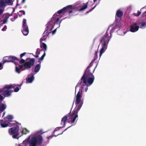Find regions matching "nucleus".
I'll return each instance as SVG.
<instances>
[{
    "mask_svg": "<svg viewBox=\"0 0 146 146\" xmlns=\"http://www.w3.org/2000/svg\"><path fill=\"white\" fill-rule=\"evenodd\" d=\"M94 70L95 69H94L92 72L85 71L84 75L76 86V88L80 85L81 86V88L83 89L84 86L87 85V86H89L93 83L95 79L94 77L93 74Z\"/></svg>",
    "mask_w": 146,
    "mask_h": 146,
    "instance_id": "1",
    "label": "nucleus"
},
{
    "mask_svg": "<svg viewBox=\"0 0 146 146\" xmlns=\"http://www.w3.org/2000/svg\"><path fill=\"white\" fill-rule=\"evenodd\" d=\"M42 130H40L38 133H41L40 135H36L35 136L32 137L31 140L27 139L24 140L22 143V146H27L29 144V146H38L40 145L42 142L43 138L41 134L43 133H42Z\"/></svg>",
    "mask_w": 146,
    "mask_h": 146,
    "instance_id": "2",
    "label": "nucleus"
},
{
    "mask_svg": "<svg viewBox=\"0 0 146 146\" xmlns=\"http://www.w3.org/2000/svg\"><path fill=\"white\" fill-rule=\"evenodd\" d=\"M71 112L63 117L61 119V125H63V126L60 128L64 127L65 126V123L67 120L68 122L71 124L72 125L76 124L77 122V119L78 117V114L74 111H72L71 114Z\"/></svg>",
    "mask_w": 146,
    "mask_h": 146,
    "instance_id": "3",
    "label": "nucleus"
},
{
    "mask_svg": "<svg viewBox=\"0 0 146 146\" xmlns=\"http://www.w3.org/2000/svg\"><path fill=\"white\" fill-rule=\"evenodd\" d=\"M19 86V85H16L15 84L5 85L4 87V89L5 90L6 89V90L3 91L2 95L5 97H8L10 96L12 92H13V91L9 90L13 88L16 86Z\"/></svg>",
    "mask_w": 146,
    "mask_h": 146,
    "instance_id": "4",
    "label": "nucleus"
},
{
    "mask_svg": "<svg viewBox=\"0 0 146 146\" xmlns=\"http://www.w3.org/2000/svg\"><path fill=\"white\" fill-rule=\"evenodd\" d=\"M28 60H29V61L26 62L23 64L19 65V69L20 70L22 69L23 67L25 69H29L34 65L35 61V60L34 58H28L26 59V60L27 61Z\"/></svg>",
    "mask_w": 146,
    "mask_h": 146,
    "instance_id": "5",
    "label": "nucleus"
},
{
    "mask_svg": "<svg viewBox=\"0 0 146 146\" xmlns=\"http://www.w3.org/2000/svg\"><path fill=\"white\" fill-rule=\"evenodd\" d=\"M72 5H68L62 9L58 10L55 13V14H60L62 13L64 14L67 12L69 13H71L72 12Z\"/></svg>",
    "mask_w": 146,
    "mask_h": 146,
    "instance_id": "6",
    "label": "nucleus"
},
{
    "mask_svg": "<svg viewBox=\"0 0 146 146\" xmlns=\"http://www.w3.org/2000/svg\"><path fill=\"white\" fill-rule=\"evenodd\" d=\"M111 37V36H108L107 31L106 33L103 36L100 40V43L102 45L107 46Z\"/></svg>",
    "mask_w": 146,
    "mask_h": 146,
    "instance_id": "7",
    "label": "nucleus"
},
{
    "mask_svg": "<svg viewBox=\"0 0 146 146\" xmlns=\"http://www.w3.org/2000/svg\"><path fill=\"white\" fill-rule=\"evenodd\" d=\"M27 20L25 19H23V22L22 32L23 34L25 36H27L29 33V30L28 27L26 23Z\"/></svg>",
    "mask_w": 146,
    "mask_h": 146,
    "instance_id": "8",
    "label": "nucleus"
},
{
    "mask_svg": "<svg viewBox=\"0 0 146 146\" xmlns=\"http://www.w3.org/2000/svg\"><path fill=\"white\" fill-rule=\"evenodd\" d=\"M21 125L20 123H18L17 125H16L15 127L10 128L8 130L9 134L11 135H13L18 133L19 126Z\"/></svg>",
    "mask_w": 146,
    "mask_h": 146,
    "instance_id": "9",
    "label": "nucleus"
},
{
    "mask_svg": "<svg viewBox=\"0 0 146 146\" xmlns=\"http://www.w3.org/2000/svg\"><path fill=\"white\" fill-rule=\"evenodd\" d=\"M82 88H81L79 89V91L78 92L76 96V98L75 101V103L77 105H78L80 103L81 99L82 97Z\"/></svg>",
    "mask_w": 146,
    "mask_h": 146,
    "instance_id": "10",
    "label": "nucleus"
},
{
    "mask_svg": "<svg viewBox=\"0 0 146 146\" xmlns=\"http://www.w3.org/2000/svg\"><path fill=\"white\" fill-rule=\"evenodd\" d=\"M130 31L132 32H135L137 31L139 28L137 23H134L130 26Z\"/></svg>",
    "mask_w": 146,
    "mask_h": 146,
    "instance_id": "11",
    "label": "nucleus"
},
{
    "mask_svg": "<svg viewBox=\"0 0 146 146\" xmlns=\"http://www.w3.org/2000/svg\"><path fill=\"white\" fill-rule=\"evenodd\" d=\"M52 18L51 20L49 21L48 23L47 24V26L46 27V29H48L51 31L53 29L54 26L53 22L54 17H52Z\"/></svg>",
    "mask_w": 146,
    "mask_h": 146,
    "instance_id": "12",
    "label": "nucleus"
},
{
    "mask_svg": "<svg viewBox=\"0 0 146 146\" xmlns=\"http://www.w3.org/2000/svg\"><path fill=\"white\" fill-rule=\"evenodd\" d=\"M28 76L29 77L26 79L27 82L29 83H31L34 79L33 73H31L28 75Z\"/></svg>",
    "mask_w": 146,
    "mask_h": 146,
    "instance_id": "13",
    "label": "nucleus"
},
{
    "mask_svg": "<svg viewBox=\"0 0 146 146\" xmlns=\"http://www.w3.org/2000/svg\"><path fill=\"white\" fill-rule=\"evenodd\" d=\"M123 15V13L122 11L120 10H118L116 12V15H115V20L117 19V18H120Z\"/></svg>",
    "mask_w": 146,
    "mask_h": 146,
    "instance_id": "14",
    "label": "nucleus"
},
{
    "mask_svg": "<svg viewBox=\"0 0 146 146\" xmlns=\"http://www.w3.org/2000/svg\"><path fill=\"white\" fill-rule=\"evenodd\" d=\"M5 121L1 119L0 120V125L1 127L5 128L9 126V124L5 123Z\"/></svg>",
    "mask_w": 146,
    "mask_h": 146,
    "instance_id": "15",
    "label": "nucleus"
},
{
    "mask_svg": "<svg viewBox=\"0 0 146 146\" xmlns=\"http://www.w3.org/2000/svg\"><path fill=\"white\" fill-rule=\"evenodd\" d=\"M6 106L3 104L1 103V101L0 102V112L1 113L2 111H4L6 108Z\"/></svg>",
    "mask_w": 146,
    "mask_h": 146,
    "instance_id": "16",
    "label": "nucleus"
},
{
    "mask_svg": "<svg viewBox=\"0 0 146 146\" xmlns=\"http://www.w3.org/2000/svg\"><path fill=\"white\" fill-rule=\"evenodd\" d=\"M102 48L100 50V57L102 56V54L104 53L105 50L107 48V46H105L104 45H102Z\"/></svg>",
    "mask_w": 146,
    "mask_h": 146,
    "instance_id": "17",
    "label": "nucleus"
},
{
    "mask_svg": "<svg viewBox=\"0 0 146 146\" xmlns=\"http://www.w3.org/2000/svg\"><path fill=\"white\" fill-rule=\"evenodd\" d=\"M83 104V102H81L80 104L78 105V107L77 108H76L74 109L73 110V111H74L76 113L78 114V112L82 106Z\"/></svg>",
    "mask_w": 146,
    "mask_h": 146,
    "instance_id": "18",
    "label": "nucleus"
},
{
    "mask_svg": "<svg viewBox=\"0 0 146 146\" xmlns=\"http://www.w3.org/2000/svg\"><path fill=\"white\" fill-rule=\"evenodd\" d=\"M6 58L10 59L11 61L12 60L17 61L19 60V59L14 56H9L7 57Z\"/></svg>",
    "mask_w": 146,
    "mask_h": 146,
    "instance_id": "19",
    "label": "nucleus"
},
{
    "mask_svg": "<svg viewBox=\"0 0 146 146\" xmlns=\"http://www.w3.org/2000/svg\"><path fill=\"white\" fill-rule=\"evenodd\" d=\"M40 63H39V64H37L36 65L34 69L35 72H37L39 71L40 68Z\"/></svg>",
    "mask_w": 146,
    "mask_h": 146,
    "instance_id": "20",
    "label": "nucleus"
},
{
    "mask_svg": "<svg viewBox=\"0 0 146 146\" xmlns=\"http://www.w3.org/2000/svg\"><path fill=\"white\" fill-rule=\"evenodd\" d=\"M5 0H0V7H5L6 6Z\"/></svg>",
    "mask_w": 146,
    "mask_h": 146,
    "instance_id": "21",
    "label": "nucleus"
},
{
    "mask_svg": "<svg viewBox=\"0 0 146 146\" xmlns=\"http://www.w3.org/2000/svg\"><path fill=\"white\" fill-rule=\"evenodd\" d=\"M88 2H87L86 3H84V6L82 7V8H81L79 9V11H84V10L86 9L88 7Z\"/></svg>",
    "mask_w": 146,
    "mask_h": 146,
    "instance_id": "22",
    "label": "nucleus"
},
{
    "mask_svg": "<svg viewBox=\"0 0 146 146\" xmlns=\"http://www.w3.org/2000/svg\"><path fill=\"white\" fill-rule=\"evenodd\" d=\"M46 55V53L44 52L43 55L40 57L38 59V62L40 63V64H41V60H42L44 58V57Z\"/></svg>",
    "mask_w": 146,
    "mask_h": 146,
    "instance_id": "23",
    "label": "nucleus"
},
{
    "mask_svg": "<svg viewBox=\"0 0 146 146\" xmlns=\"http://www.w3.org/2000/svg\"><path fill=\"white\" fill-rule=\"evenodd\" d=\"M51 30L48 29H46V30L45 31L43 34L47 36L49 34L51 33Z\"/></svg>",
    "mask_w": 146,
    "mask_h": 146,
    "instance_id": "24",
    "label": "nucleus"
},
{
    "mask_svg": "<svg viewBox=\"0 0 146 146\" xmlns=\"http://www.w3.org/2000/svg\"><path fill=\"white\" fill-rule=\"evenodd\" d=\"M40 46L41 48H42V47H43V48L44 49V52L46 50L47 46L44 43L42 42V44H41Z\"/></svg>",
    "mask_w": 146,
    "mask_h": 146,
    "instance_id": "25",
    "label": "nucleus"
},
{
    "mask_svg": "<svg viewBox=\"0 0 146 146\" xmlns=\"http://www.w3.org/2000/svg\"><path fill=\"white\" fill-rule=\"evenodd\" d=\"M94 62H92H92H91L90 63V64L89 65V66L87 67V68L86 69V70L85 71H88V72H89V71H90V69H89V68H90L93 65V64H92V63Z\"/></svg>",
    "mask_w": 146,
    "mask_h": 146,
    "instance_id": "26",
    "label": "nucleus"
},
{
    "mask_svg": "<svg viewBox=\"0 0 146 146\" xmlns=\"http://www.w3.org/2000/svg\"><path fill=\"white\" fill-rule=\"evenodd\" d=\"M18 14L19 17H21L23 15H25V12L24 11H19V13H18Z\"/></svg>",
    "mask_w": 146,
    "mask_h": 146,
    "instance_id": "27",
    "label": "nucleus"
},
{
    "mask_svg": "<svg viewBox=\"0 0 146 146\" xmlns=\"http://www.w3.org/2000/svg\"><path fill=\"white\" fill-rule=\"evenodd\" d=\"M13 137L14 139H18L19 137V133H16L15 134L13 135Z\"/></svg>",
    "mask_w": 146,
    "mask_h": 146,
    "instance_id": "28",
    "label": "nucleus"
},
{
    "mask_svg": "<svg viewBox=\"0 0 146 146\" xmlns=\"http://www.w3.org/2000/svg\"><path fill=\"white\" fill-rule=\"evenodd\" d=\"M43 36L40 39V41L41 43V42L42 41L45 40L47 37V36H46V35H45L43 34Z\"/></svg>",
    "mask_w": 146,
    "mask_h": 146,
    "instance_id": "29",
    "label": "nucleus"
},
{
    "mask_svg": "<svg viewBox=\"0 0 146 146\" xmlns=\"http://www.w3.org/2000/svg\"><path fill=\"white\" fill-rule=\"evenodd\" d=\"M13 118V116L11 115H7L6 117L4 118V119L5 120V119H7L9 120H11Z\"/></svg>",
    "mask_w": 146,
    "mask_h": 146,
    "instance_id": "30",
    "label": "nucleus"
},
{
    "mask_svg": "<svg viewBox=\"0 0 146 146\" xmlns=\"http://www.w3.org/2000/svg\"><path fill=\"white\" fill-rule=\"evenodd\" d=\"M29 132V131L27 129H23L22 131V134H26L27 133Z\"/></svg>",
    "mask_w": 146,
    "mask_h": 146,
    "instance_id": "31",
    "label": "nucleus"
},
{
    "mask_svg": "<svg viewBox=\"0 0 146 146\" xmlns=\"http://www.w3.org/2000/svg\"><path fill=\"white\" fill-rule=\"evenodd\" d=\"M139 25H140V28H142L145 26V22H139Z\"/></svg>",
    "mask_w": 146,
    "mask_h": 146,
    "instance_id": "32",
    "label": "nucleus"
},
{
    "mask_svg": "<svg viewBox=\"0 0 146 146\" xmlns=\"http://www.w3.org/2000/svg\"><path fill=\"white\" fill-rule=\"evenodd\" d=\"M12 121H11L10 122H8V123L9 124V125H14L15 126H16V125H18V122H15V123H12Z\"/></svg>",
    "mask_w": 146,
    "mask_h": 146,
    "instance_id": "33",
    "label": "nucleus"
},
{
    "mask_svg": "<svg viewBox=\"0 0 146 146\" xmlns=\"http://www.w3.org/2000/svg\"><path fill=\"white\" fill-rule=\"evenodd\" d=\"M97 53V51H96L94 54V58L92 60L93 62H94L98 58Z\"/></svg>",
    "mask_w": 146,
    "mask_h": 146,
    "instance_id": "34",
    "label": "nucleus"
},
{
    "mask_svg": "<svg viewBox=\"0 0 146 146\" xmlns=\"http://www.w3.org/2000/svg\"><path fill=\"white\" fill-rule=\"evenodd\" d=\"M3 64H4L5 62H11V61L10 60V59H5V58H3Z\"/></svg>",
    "mask_w": 146,
    "mask_h": 146,
    "instance_id": "35",
    "label": "nucleus"
},
{
    "mask_svg": "<svg viewBox=\"0 0 146 146\" xmlns=\"http://www.w3.org/2000/svg\"><path fill=\"white\" fill-rule=\"evenodd\" d=\"M15 70L16 72L19 73H20L21 72V71H20V69H19V67L16 66L15 68Z\"/></svg>",
    "mask_w": 146,
    "mask_h": 146,
    "instance_id": "36",
    "label": "nucleus"
},
{
    "mask_svg": "<svg viewBox=\"0 0 146 146\" xmlns=\"http://www.w3.org/2000/svg\"><path fill=\"white\" fill-rule=\"evenodd\" d=\"M41 51V50L39 48H38L37 49L36 51V54L39 55V54H40V51Z\"/></svg>",
    "mask_w": 146,
    "mask_h": 146,
    "instance_id": "37",
    "label": "nucleus"
},
{
    "mask_svg": "<svg viewBox=\"0 0 146 146\" xmlns=\"http://www.w3.org/2000/svg\"><path fill=\"white\" fill-rule=\"evenodd\" d=\"M21 60L19 61V62L20 64H25L26 62H25V60L23 59H21Z\"/></svg>",
    "mask_w": 146,
    "mask_h": 146,
    "instance_id": "38",
    "label": "nucleus"
},
{
    "mask_svg": "<svg viewBox=\"0 0 146 146\" xmlns=\"http://www.w3.org/2000/svg\"><path fill=\"white\" fill-rule=\"evenodd\" d=\"M19 90V88L18 87H16L15 88L14 91L15 92H17Z\"/></svg>",
    "mask_w": 146,
    "mask_h": 146,
    "instance_id": "39",
    "label": "nucleus"
},
{
    "mask_svg": "<svg viewBox=\"0 0 146 146\" xmlns=\"http://www.w3.org/2000/svg\"><path fill=\"white\" fill-rule=\"evenodd\" d=\"M141 13V12L140 11H138L137 14L136 13H134V15L135 16H138L140 15Z\"/></svg>",
    "mask_w": 146,
    "mask_h": 146,
    "instance_id": "40",
    "label": "nucleus"
},
{
    "mask_svg": "<svg viewBox=\"0 0 146 146\" xmlns=\"http://www.w3.org/2000/svg\"><path fill=\"white\" fill-rule=\"evenodd\" d=\"M26 53V52H24L23 53L21 54L20 55V58L21 59L23 57V56H24L25 55Z\"/></svg>",
    "mask_w": 146,
    "mask_h": 146,
    "instance_id": "41",
    "label": "nucleus"
},
{
    "mask_svg": "<svg viewBox=\"0 0 146 146\" xmlns=\"http://www.w3.org/2000/svg\"><path fill=\"white\" fill-rule=\"evenodd\" d=\"M60 127H57L56 128L54 131V132H56V131L59 130L60 128H62V127L60 128Z\"/></svg>",
    "mask_w": 146,
    "mask_h": 146,
    "instance_id": "42",
    "label": "nucleus"
},
{
    "mask_svg": "<svg viewBox=\"0 0 146 146\" xmlns=\"http://www.w3.org/2000/svg\"><path fill=\"white\" fill-rule=\"evenodd\" d=\"M7 29V27L5 25L4 26L3 28L2 29V31H4L6 30Z\"/></svg>",
    "mask_w": 146,
    "mask_h": 146,
    "instance_id": "43",
    "label": "nucleus"
},
{
    "mask_svg": "<svg viewBox=\"0 0 146 146\" xmlns=\"http://www.w3.org/2000/svg\"><path fill=\"white\" fill-rule=\"evenodd\" d=\"M60 18L58 17H57L56 20V24H58Z\"/></svg>",
    "mask_w": 146,
    "mask_h": 146,
    "instance_id": "44",
    "label": "nucleus"
},
{
    "mask_svg": "<svg viewBox=\"0 0 146 146\" xmlns=\"http://www.w3.org/2000/svg\"><path fill=\"white\" fill-rule=\"evenodd\" d=\"M96 5L94 7L92 8L91 9H90L89 11L87 12L86 13H88L89 12L91 11L93 9H94L95 7H96Z\"/></svg>",
    "mask_w": 146,
    "mask_h": 146,
    "instance_id": "45",
    "label": "nucleus"
},
{
    "mask_svg": "<svg viewBox=\"0 0 146 146\" xmlns=\"http://www.w3.org/2000/svg\"><path fill=\"white\" fill-rule=\"evenodd\" d=\"M9 15L8 14H6L5 16V17H4V18L5 19H7L9 18Z\"/></svg>",
    "mask_w": 146,
    "mask_h": 146,
    "instance_id": "46",
    "label": "nucleus"
},
{
    "mask_svg": "<svg viewBox=\"0 0 146 146\" xmlns=\"http://www.w3.org/2000/svg\"><path fill=\"white\" fill-rule=\"evenodd\" d=\"M7 19H5V18L3 20V24H5L6 23L7 21Z\"/></svg>",
    "mask_w": 146,
    "mask_h": 146,
    "instance_id": "47",
    "label": "nucleus"
},
{
    "mask_svg": "<svg viewBox=\"0 0 146 146\" xmlns=\"http://www.w3.org/2000/svg\"><path fill=\"white\" fill-rule=\"evenodd\" d=\"M70 127H71V126L68 127L67 129H65V130L64 131H65L66 130H67L68 128H69ZM63 132H64V131H63V132H62L61 133L59 134H58L57 135H53V136H55V137H56V136H57V135H60V134H62L63 133Z\"/></svg>",
    "mask_w": 146,
    "mask_h": 146,
    "instance_id": "48",
    "label": "nucleus"
},
{
    "mask_svg": "<svg viewBox=\"0 0 146 146\" xmlns=\"http://www.w3.org/2000/svg\"><path fill=\"white\" fill-rule=\"evenodd\" d=\"M31 54H32L33 56L36 58H38L39 57V55L36 54V55H34L33 53H31Z\"/></svg>",
    "mask_w": 146,
    "mask_h": 146,
    "instance_id": "49",
    "label": "nucleus"
},
{
    "mask_svg": "<svg viewBox=\"0 0 146 146\" xmlns=\"http://www.w3.org/2000/svg\"><path fill=\"white\" fill-rule=\"evenodd\" d=\"M4 10V9H0V16L2 14V13H3V11Z\"/></svg>",
    "mask_w": 146,
    "mask_h": 146,
    "instance_id": "50",
    "label": "nucleus"
},
{
    "mask_svg": "<svg viewBox=\"0 0 146 146\" xmlns=\"http://www.w3.org/2000/svg\"><path fill=\"white\" fill-rule=\"evenodd\" d=\"M56 29H55L54 31H52V35H54L56 32Z\"/></svg>",
    "mask_w": 146,
    "mask_h": 146,
    "instance_id": "51",
    "label": "nucleus"
},
{
    "mask_svg": "<svg viewBox=\"0 0 146 146\" xmlns=\"http://www.w3.org/2000/svg\"><path fill=\"white\" fill-rule=\"evenodd\" d=\"M3 99V96L1 95H0V100H1V101Z\"/></svg>",
    "mask_w": 146,
    "mask_h": 146,
    "instance_id": "52",
    "label": "nucleus"
},
{
    "mask_svg": "<svg viewBox=\"0 0 146 146\" xmlns=\"http://www.w3.org/2000/svg\"><path fill=\"white\" fill-rule=\"evenodd\" d=\"M2 68V65L1 63H0V70Z\"/></svg>",
    "mask_w": 146,
    "mask_h": 146,
    "instance_id": "53",
    "label": "nucleus"
},
{
    "mask_svg": "<svg viewBox=\"0 0 146 146\" xmlns=\"http://www.w3.org/2000/svg\"><path fill=\"white\" fill-rule=\"evenodd\" d=\"M25 1H26V0H22V2H21V4H23L24 3Z\"/></svg>",
    "mask_w": 146,
    "mask_h": 146,
    "instance_id": "54",
    "label": "nucleus"
},
{
    "mask_svg": "<svg viewBox=\"0 0 146 146\" xmlns=\"http://www.w3.org/2000/svg\"><path fill=\"white\" fill-rule=\"evenodd\" d=\"M11 20L12 21H13L15 19V18H12L11 19Z\"/></svg>",
    "mask_w": 146,
    "mask_h": 146,
    "instance_id": "55",
    "label": "nucleus"
},
{
    "mask_svg": "<svg viewBox=\"0 0 146 146\" xmlns=\"http://www.w3.org/2000/svg\"><path fill=\"white\" fill-rule=\"evenodd\" d=\"M86 88H85V91L86 92H87L88 89V86H87V85H86Z\"/></svg>",
    "mask_w": 146,
    "mask_h": 146,
    "instance_id": "56",
    "label": "nucleus"
},
{
    "mask_svg": "<svg viewBox=\"0 0 146 146\" xmlns=\"http://www.w3.org/2000/svg\"><path fill=\"white\" fill-rule=\"evenodd\" d=\"M5 112H4L3 113V115H2V117H3L4 115H5Z\"/></svg>",
    "mask_w": 146,
    "mask_h": 146,
    "instance_id": "57",
    "label": "nucleus"
},
{
    "mask_svg": "<svg viewBox=\"0 0 146 146\" xmlns=\"http://www.w3.org/2000/svg\"><path fill=\"white\" fill-rule=\"evenodd\" d=\"M18 17V16L17 15H16L15 16L14 18H15V19H17Z\"/></svg>",
    "mask_w": 146,
    "mask_h": 146,
    "instance_id": "58",
    "label": "nucleus"
},
{
    "mask_svg": "<svg viewBox=\"0 0 146 146\" xmlns=\"http://www.w3.org/2000/svg\"><path fill=\"white\" fill-rule=\"evenodd\" d=\"M17 5H19V4H18L19 0H17Z\"/></svg>",
    "mask_w": 146,
    "mask_h": 146,
    "instance_id": "59",
    "label": "nucleus"
},
{
    "mask_svg": "<svg viewBox=\"0 0 146 146\" xmlns=\"http://www.w3.org/2000/svg\"><path fill=\"white\" fill-rule=\"evenodd\" d=\"M111 30L110 31V35H111Z\"/></svg>",
    "mask_w": 146,
    "mask_h": 146,
    "instance_id": "60",
    "label": "nucleus"
},
{
    "mask_svg": "<svg viewBox=\"0 0 146 146\" xmlns=\"http://www.w3.org/2000/svg\"><path fill=\"white\" fill-rule=\"evenodd\" d=\"M97 0H94V3H95V2Z\"/></svg>",
    "mask_w": 146,
    "mask_h": 146,
    "instance_id": "61",
    "label": "nucleus"
},
{
    "mask_svg": "<svg viewBox=\"0 0 146 146\" xmlns=\"http://www.w3.org/2000/svg\"><path fill=\"white\" fill-rule=\"evenodd\" d=\"M12 14H11V15H9V16H12Z\"/></svg>",
    "mask_w": 146,
    "mask_h": 146,
    "instance_id": "62",
    "label": "nucleus"
},
{
    "mask_svg": "<svg viewBox=\"0 0 146 146\" xmlns=\"http://www.w3.org/2000/svg\"><path fill=\"white\" fill-rule=\"evenodd\" d=\"M62 21L61 20L60 22H59V23H61V22Z\"/></svg>",
    "mask_w": 146,
    "mask_h": 146,
    "instance_id": "63",
    "label": "nucleus"
},
{
    "mask_svg": "<svg viewBox=\"0 0 146 146\" xmlns=\"http://www.w3.org/2000/svg\"><path fill=\"white\" fill-rule=\"evenodd\" d=\"M56 15V14H54V15L53 16V17H54V15Z\"/></svg>",
    "mask_w": 146,
    "mask_h": 146,
    "instance_id": "64",
    "label": "nucleus"
}]
</instances>
